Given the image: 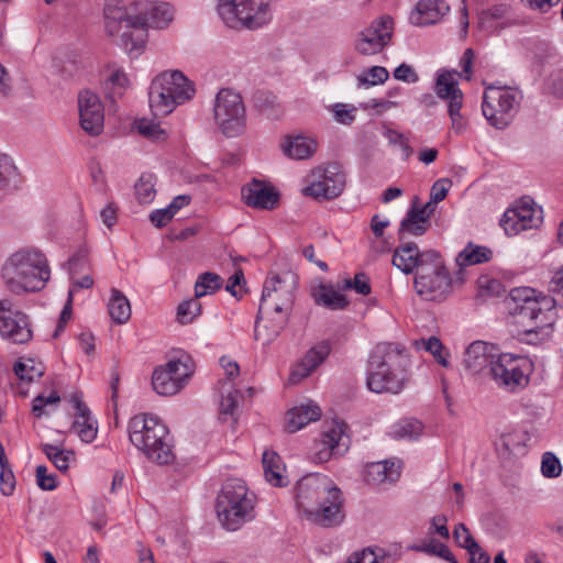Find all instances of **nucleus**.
<instances>
[{
    "label": "nucleus",
    "mask_w": 563,
    "mask_h": 563,
    "mask_svg": "<svg viewBox=\"0 0 563 563\" xmlns=\"http://www.w3.org/2000/svg\"><path fill=\"white\" fill-rule=\"evenodd\" d=\"M282 147L286 156L292 159H306L313 155L317 143L310 137L298 135L287 137Z\"/></svg>",
    "instance_id": "nucleus-34"
},
{
    "label": "nucleus",
    "mask_w": 563,
    "mask_h": 563,
    "mask_svg": "<svg viewBox=\"0 0 563 563\" xmlns=\"http://www.w3.org/2000/svg\"><path fill=\"white\" fill-rule=\"evenodd\" d=\"M192 298L180 302L177 307V320L181 324H188L201 313V303Z\"/></svg>",
    "instance_id": "nucleus-45"
},
{
    "label": "nucleus",
    "mask_w": 563,
    "mask_h": 563,
    "mask_svg": "<svg viewBox=\"0 0 563 563\" xmlns=\"http://www.w3.org/2000/svg\"><path fill=\"white\" fill-rule=\"evenodd\" d=\"M71 402L77 410L73 429L77 432L81 441L86 443L92 442L97 437L98 428L90 417L88 407L82 402L78 395L71 397Z\"/></svg>",
    "instance_id": "nucleus-28"
},
{
    "label": "nucleus",
    "mask_w": 563,
    "mask_h": 563,
    "mask_svg": "<svg viewBox=\"0 0 563 563\" xmlns=\"http://www.w3.org/2000/svg\"><path fill=\"white\" fill-rule=\"evenodd\" d=\"M13 371L22 382H33L44 374V367L41 363L33 360L19 361L14 364Z\"/></svg>",
    "instance_id": "nucleus-41"
},
{
    "label": "nucleus",
    "mask_w": 563,
    "mask_h": 563,
    "mask_svg": "<svg viewBox=\"0 0 563 563\" xmlns=\"http://www.w3.org/2000/svg\"><path fill=\"white\" fill-rule=\"evenodd\" d=\"M452 181L449 178L438 179L430 189V199L435 202H441L445 199Z\"/></svg>",
    "instance_id": "nucleus-57"
},
{
    "label": "nucleus",
    "mask_w": 563,
    "mask_h": 563,
    "mask_svg": "<svg viewBox=\"0 0 563 563\" xmlns=\"http://www.w3.org/2000/svg\"><path fill=\"white\" fill-rule=\"evenodd\" d=\"M415 549L426 554L437 555L443 560H453V553L451 552L449 547L434 539H431L427 542H422Z\"/></svg>",
    "instance_id": "nucleus-47"
},
{
    "label": "nucleus",
    "mask_w": 563,
    "mask_h": 563,
    "mask_svg": "<svg viewBox=\"0 0 563 563\" xmlns=\"http://www.w3.org/2000/svg\"><path fill=\"white\" fill-rule=\"evenodd\" d=\"M429 227L430 221H427L419 216L417 212V203H412L407 211L406 217L400 222L398 238L402 241L406 238V234L420 236L427 232Z\"/></svg>",
    "instance_id": "nucleus-35"
},
{
    "label": "nucleus",
    "mask_w": 563,
    "mask_h": 563,
    "mask_svg": "<svg viewBox=\"0 0 563 563\" xmlns=\"http://www.w3.org/2000/svg\"><path fill=\"white\" fill-rule=\"evenodd\" d=\"M297 286L298 277L290 271L266 277L255 319L256 341L268 345L287 325L295 303Z\"/></svg>",
    "instance_id": "nucleus-2"
},
{
    "label": "nucleus",
    "mask_w": 563,
    "mask_h": 563,
    "mask_svg": "<svg viewBox=\"0 0 563 563\" xmlns=\"http://www.w3.org/2000/svg\"><path fill=\"white\" fill-rule=\"evenodd\" d=\"M420 343L426 349V351L430 352L434 356L439 364H441L444 367L450 366L449 360L446 357L448 352L445 351V347L438 338L431 336L428 340L422 339Z\"/></svg>",
    "instance_id": "nucleus-46"
},
{
    "label": "nucleus",
    "mask_w": 563,
    "mask_h": 563,
    "mask_svg": "<svg viewBox=\"0 0 563 563\" xmlns=\"http://www.w3.org/2000/svg\"><path fill=\"white\" fill-rule=\"evenodd\" d=\"M188 376L186 366L180 361H169L154 371L152 386L161 396H173L186 385Z\"/></svg>",
    "instance_id": "nucleus-19"
},
{
    "label": "nucleus",
    "mask_w": 563,
    "mask_h": 563,
    "mask_svg": "<svg viewBox=\"0 0 563 563\" xmlns=\"http://www.w3.org/2000/svg\"><path fill=\"white\" fill-rule=\"evenodd\" d=\"M135 129L137 132L152 141H164L167 137V132L161 128V124L150 119H139L135 121Z\"/></svg>",
    "instance_id": "nucleus-42"
},
{
    "label": "nucleus",
    "mask_w": 563,
    "mask_h": 563,
    "mask_svg": "<svg viewBox=\"0 0 563 563\" xmlns=\"http://www.w3.org/2000/svg\"><path fill=\"white\" fill-rule=\"evenodd\" d=\"M510 313L526 335L548 336L554 323V298L530 287H517L510 291Z\"/></svg>",
    "instance_id": "nucleus-4"
},
{
    "label": "nucleus",
    "mask_w": 563,
    "mask_h": 563,
    "mask_svg": "<svg viewBox=\"0 0 563 563\" xmlns=\"http://www.w3.org/2000/svg\"><path fill=\"white\" fill-rule=\"evenodd\" d=\"M221 286L222 278L219 275L210 272L202 273L195 284V297L201 298L211 295L220 289Z\"/></svg>",
    "instance_id": "nucleus-40"
},
{
    "label": "nucleus",
    "mask_w": 563,
    "mask_h": 563,
    "mask_svg": "<svg viewBox=\"0 0 563 563\" xmlns=\"http://www.w3.org/2000/svg\"><path fill=\"white\" fill-rule=\"evenodd\" d=\"M453 538L459 547L464 548L468 551L481 550L479 544L472 537L470 530L464 523H457L453 530Z\"/></svg>",
    "instance_id": "nucleus-48"
},
{
    "label": "nucleus",
    "mask_w": 563,
    "mask_h": 563,
    "mask_svg": "<svg viewBox=\"0 0 563 563\" xmlns=\"http://www.w3.org/2000/svg\"><path fill=\"white\" fill-rule=\"evenodd\" d=\"M389 74L385 67L373 66L365 76H360L358 81L361 85L375 86L385 82Z\"/></svg>",
    "instance_id": "nucleus-51"
},
{
    "label": "nucleus",
    "mask_w": 563,
    "mask_h": 563,
    "mask_svg": "<svg viewBox=\"0 0 563 563\" xmlns=\"http://www.w3.org/2000/svg\"><path fill=\"white\" fill-rule=\"evenodd\" d=\"M108 312L112 321L117 324H124L131 318V305L124 294L117 289H111V296L108 302Z\"/></svg>",
    "instance_id": "nucleus-36"
},
{
    "label": "nucleus",
    "mask_w": 563,
    "mask_h": 563,
    "mask_svg": "<svg viewBox=\"0 0 563 563\" xmlns=\"http://www.w3.org/2000/svg\"><path fill=\"white\" fill-rule=\"evenodd\" d=\"M157 76L172 77L167 78L168 84L165 88L168 89L169 93L173 95L179 104L185 103L195 96L196 90L192 82L180 70L163 71Z\"/></svg>",
    "instance_id": "nucleus-31"
},
{
    "label": "nucleus",
    "mask_w": 563,
    "mask_h": 563,
    "mask_svg": "<svg viewBox=\"0 0 563 563\" xmlns=\"http://www.w3.org/2000/svg\"><path fill=\"white\" fill-rule=\"evenodd\" d=\"M449 10L450 7L442 0H420L410 12L409 20L417 26L435 24Z\"/></svg>",
    "instance_id": "nucleus-26"
},
{
    "label": "nucleus",
    "mask_w": 563,
    "mask_h": 563,
    "mask_svg": "<svg viewBox=\"0 0 563 563\" xmlns=\"http://www.w3.org/2000/svg\"><path fill=\"white\" fill-rule=\"evenodd\" d=\"M175 216V213L167 206L164 209H157L150 214L151 222L156 228L165 227Z\"/></svg>",
    "instance_id": "nucleus-58"
},
{
    "label": "nucleus",
    "mask_w": 563,
    "mask_h": 563,
    "mask_svg": "<svg viewBox=\"0 0 563 563\" xmlns=\"http://www.w3.org/2000/svg\"><path fill=\"white\" fill-rule=\"evenodd\" d=\"M0 335L14 344H24L33 335L29 317L9 299L0 300Z\"/></svg>",
    "instance_id": "nucleus-12"
},
{
    "label": "nucleus",
    "mask_w": 563,
    "mask_h": 563,
    "mask_svg": "<svg viewBox=\"0 0 563 563\" xmlns=\"http://www.w3.org/2000/svg\"><path fill=\"white\" fill-rule=\"evenodd\" d=\"M541 472L543 476L553 478L558 477L562 472L559 459L551 452H545L541 461Z\"/></svg>",
    "instance_id": "nucleus-50"
},
{
    "label": "nucleus",
    "mask_w": 563,
    "mask_h": 563,
    "mask_svg": "<svg viewBox=\"0 0 563 563\" xmlns=\"http://www.w3.org/2000/svg\"><path fill=\"white\" fill-rule=\"evenodd\" d=\"M1 275L10 292L23 295L44 289L51 279V268L42 251L35 247H25L7 258Z\"/></svg>",
    "instance_id": "nucleus-3"
},
{
    "label": "nucleus",
    "mask_w": 563,
    "mask_h": 563,
    "mask_svg": "<svg viewBox=\"0 0 563 563\" xmlns=\"http://www.w3.org/2000/svg\"><path fill=\"white\" fill-rule=\"evenodd\" d=\"M404 350L393 343L375 346L368 360L366 385L376 394H398L405 385V375L399 368Z\"/></svg>",
    "instance_id": "nucleus-6"
},
{
    "label": "nucleus",
    "mask_w": 563,
    "mask_h": 563,
    "mask_svg": "<svg viewBox=\"0 0 563 563\" xmlns=\"http://www.w3.org/2000/svg\"><path fill=\"white\" fill-rule=\"evenodd\" d=\"M498 354L495 344L475 341L466 347L463 364L470 373L486 377Z\"/></svg>",
    "instance_id": "nucleus-22"
},
{
    "label": "nucleus",
    "mask_w": 563,
    "mask_h": 563,
    "mask_svg": "<svg viewBox=\"0 0 563 563\" xmlns=\"http://www.w3.org/2000/svg\"><path fill=\"white\" fill-rule=\"evenodd\" d=\"M167 78L169 77L156 76L150 86V107L156 117L169 114L179 104L173 95L169 93L168 89L165 88L168 84Z\"/></svg>",
    "instance_id": "nucleus-25"
},
{
    "label": "nucleus",
    "mask_w": 563,
    "mask_h": 563,
    "mask_svg": "<svg viewBox=\"0 0 563 563\" xmlns=\"http://www.w3.org/2000/svg\"><path fill=\"white\" fill-rule=\"evenodd\" d=\"M218 13L230 27L257 29L271 20L269 0H218Z\"/></svg>",
    "instance_id": "nucleus-9"
},
{
    "label": "nucleus",
    "mask_w": 563,
    "mask_h": 563,
    "mask_svg": "<svg viewBox=\"0 0 563 563\" xmlns=\"http://www.w3.org/2000/svg\"><path fill=\"white\" fill-rule=\"evenodd\" d=\"M42 452L60 472H66L69 467V461L74 457L73 451L60 449L49 443L41 444Z\"/></svg>",
    "instance_id": "nucleus-39"
},
{
    "label": "nucleus",
    "mask_w": 563,
    "mask_h": 563,
    "mask_svg": "<svg viewBox=\"0 0 563 563\" xmlns=\"http://www.w3.org/2000/svg\"><path fill=\"white\" fill-rule=\"evenodd\" d=\"M323 501L329 503V506L320 507V504L317 505L316 509L306 515L307 519L327 528L340 525L344 519L341 490L338 488L332 492Z\"/></svg>",
    "instance_id": "nucleus-23"
},
{
    "label": "nucleus",
    "mask_w": 563,
    "mask_h": 563,
    "mask_svg": "<svg viewBox=\"0 0 563 563\" xmlns=\"http://www.w3.org/2000/svg\"><path fill=\"white\" fill-rule=\"evenodd\" d=\"M131 443L152 462L168 465L175 461L174 445L167 427L152 415L134 416L129 422Z\"/></svg>",
    "instance_id": "nucleus-5"
},
{
    "label": "nucleus",
    "mask_w": 563,
    "mask_h": 563,
    "mask_svg": "<svg viewBox=\"0 0 563 563\" xmlns=\"http://www.w3.org/2000/svg\"><path fill=\"white\" fill-rule=\"evenodd\" d=\"M321 417L320 407L309 401L291 408L287 413V430L291 433L302 429L308 423L319 420Z\"/></svg>",
    "instance_id": "nucleus-29"
},
{
    "label": "nucleus",
    "mask_w": 563,
    "mask_h": 563,
    "mask_svg": "<svg viewBox=\"0 0 563 563\" xmlns=\"http://www.w3.org/2000/svg\"><path fill=\"white\" fill-rule=\"evenodd\" d=\"M37 486L43 490H53L57 487L56 476L54 474H47V468L44 465H40L35 471Z\"/></svg>",
    "instance_id": "nucleus-54"
},
{
    "label": "nucleus",
    "mask_w": 563,
    "mask_h": 563,
    "mask_svg": "<svg viewBox=\"0 0 563 563\" xmlns=\"http://www.w3.org/2000/svg\"><path fill=\"white\" fill-rule=\"evenodd\" d=\"M549 290L563 297V266L552 276Z\"/></svg>",
    "instance_id": "nucleus-64"
},
{
    "label": "nucleus",
    "mask_w": 563,
    "mask_h": 563,
    "mask_svg": "<svg viewBox=\"0 0 563 563\" xmlns=\"http://www.w3.org/2000/svg\"><path fill=\"white\" fill-rule=\"evenodd\" d=\"M265 479L276 487L287 485L285 473V465L282 457L274 451H265L262 457Z\"/></svg>",
    "instance_id": "nucleus-33"
},
{
    "label": "nucleus",
    "mask_w": 563,
    "mask_h": 563,
    "mask_svg": "<svg viewBox=\"0 0 563 563\" xmlns=\"http://www.w3.org/2000/svg\"><path fill=\"white\" fill-rule=\"evenodd\" d=\"M336 489L338 487L325 475H306L297 484L298 507L307 515Z\"/></svg>",
    "instance_id": "nucleus-15"
},
{
    "label": "nucleus",
    "mask_w": 563,
    "mask_h": 563,
    "mask_svg": "<svg viewBox=\"0 0 563 563\" xmlns=\"http://www.w3.org/2000/svg\"><path fill=\"white\" fill-rule=\"evenodd\" d=\"M16 175V167L7 154H0V190L5 189Z\"/></svg>",
    "instance_id": "nucleus-49"
},
{
    "label": "nucleus",
    "mask_w": 563,
    "mask_h": 563,
    "mask_svg": "<svg viewBox=\"0 0 563 563\" xmlns=\"http://www.w3.org/2000/svg\"><path fill=\"white\" fill-rule=\"evenodd\" d=\"M174 12L166 2L137 1L129 8L120 0H108L104 5L106 31L115 37L126 53L137 56L147 40V29H164Z\"/></svg>",
    "instance_id": "nucleus-1"
},
{
    "label": "nucleus",
    "mask_w": 563,
    "mask_h": 563,
    "mask_svg": "<svg viewBox=\"0 0 563 563\" xmlns=\"http://www.w3.org/2000/svg\"><path fill=\"white\" fill-rule=\"evenodd\" d=\"M344 423L336 421L327 424L320 440L313 445L312 459L317 463L328 462L332 456L342 455L349 448Z\"/></svg>",
    "instance_id": "nucleus-17"
},
{
    "label": "nucleus",
    "mask_w": 563,
    "mask_h": 563,
    "mask_svg": "<svg viewBox=\"0 0 563 563\" xmlns=\"http://www.w3.org/2000/svg\"><path fill=\"white\" fill-rule=\"evenodd\" d=\"M521 449L520 435L517 433L503 434L499 440L498 450L507 454H516Z\"/></svg>",
    "instance_id": "nucleus-56"
},
{
    "label": "nucleus",
    "mask_w": 563,
    "mask_h": 563,
    "mask_svg": "<svg viewBox=\"0 0 563 563\" xmlns=\"http://www.w3.org/2000/svg\"><path fill=\"white\" fill-rule=\"evenodd\" d=\"M394 77L397 80H402V81H408V82H415L418 80L417 74L415 73L412 67L407 64L399 65L394 70Z\"/></svg>",
    "instance_id": "nucleus-62"
},
{
    "label": "nucleus",
    "mask_w": 563,
    "mask_h": 563,
    "mask_svg": "<svg viewBox=\"0 0 563 563\" xmlns=\"http://www.w3.org/2000/svg\"><path fill=\"white\" fill-rule=\"evenodd\" d=\"M422 253L416 243L408 242L397 247L393 255V265L404 272L405 274L419 271L422 264Z\"/></svg>",
    "instance_id": "nucleus-30"
},
{
    "label": "nucleus",
    "mask_w": 563,
    "mask_h": 563,
    "mask_svg": "<svg viewBox=\"0 0 563 563\" xmlns=\"http://www.w3.org/2000/svg\"><path fill=\"white\" fill-rule=\"evenodd\" d=\"M214 120L220 131L228 137L242 135L246 129V111L240 93L221 89L213 107Z\"/></svg>",
    "instance_id": "nucleus-11"
},
{
    "label": "nucleus",
    "mask_w": 563,
    "mask_h": 563,
    "mask_svg": "<svg viewBox=\"0 0 563 563\" xmlns=\"http://www.w3.org/2000/svg\"><path fill=\"white\" fill-rule=\"evenodd\" d=\"M242 282H244V275L243 272L239 269L229 278L225 289L232 296L240 298L242 296V291L236 288L241 286Z\"/></svg>",
    "instance_id": "nucleus-63"
},
{
    "label": "nucleus",
    "mask_w": 563,
    "mask_h": 563,
    "mask_svg": "<svg viewBox=\"0 0 563 563\" xmlns=\"http://www.w3.org/2000/svg\"><path fill=\"white\" fill-rule=\"evenodd\" d=\"M354 109H346L345 104L338 103L333 107L334 119L342 124H350L354 121Z\"/></svg>",
    "instance_id": "nucleus-60"
},
{
    "label": "nucleus",
    "mask_w": 563,
    "mask_h": 563,
    "mask_svg": "<svg viewBox=\"0 0 563 563\" xmlns=\"http://www.w3.org/2000/svg\"><path fill=\"white\" fill-rule=\"evenodd\" d=\"M394 32V20L383 15L363 30L355 43V48L363 55H374L389 44Z\"/></svg>",
    "instance_id": "nucleus-16"
},
{
    "label": "nucleus",
    "mask_w": 563,
    "mask_h": 563,
    "mask_svg": "<svg viewBox=\"0 0 563 563\" xmlns=\"http://www.w3.org/2000/svg\"><path fill=\"white\" fill-rule=\"evenodd\" d=\"M245 205L256 209L272 210L279 199V194L264 181L254 179L242 188Z\"/></svg>",
    "instance_id": "nucleus-24"
},
{
    "label": "nucleus",
    "mask_w": 563,
    "mask_h": 563,
    "mask_svg": "<svg viewBox=\"0 0 563 563\" xmlns=\"http://www.w3.org/2000/svg\"><path fill=\"white\" fill-rule=\"evenodd\" d=\"M80 126L89 135L96 136L103 131L104 111L98 95L84 90L78 96Z\"/></svg>",
    "instance_id": "nucleus-20"
},
{
    "label": "nucleus",
    "mask_w": 563,
    "mask_h": 563,
    "mask_svg": "<svg viewBox=\"0 0 563 563\" xmlns=\"http://www.w3.org/2000/svg\"><path fill=\"white\" fill-rule=\"evenodd\" d=\"M353 290H355L360 295H369L371 294V284L369 278L365 273H357L352 279Z\"/></svg>",
    "instance_id": "nucleus-61"
},
{
    "label": "nucleus",
    "mask_w": 563,
    "mask_h": 563,
    "mask_svg": "<svg viewBox=\"0 0 563 563\" xmlns=\"http://www.w3.org/2000/svg\"><path fill=\"white\" fill-rule=\"evenodd\" d=\"M15 488V477L10 468L9 464L1 466L0 473V490L4 496H10L13 494Z\"/></svg>",
    "instance_id": "nucleus-55"
},
{
    "label": "nucleus",
    "mask_w": 563,
    "mask_h": 563,
    "mask_svg": "<svg viewBox=\"0 0 563 563\" xmlns=\"http://www.w3.org/2000/svg\"><path fill=\"white\" fill-rule=\"evenodd\" d=\"M520 360L511 354L499 353L487 374L499 387L515 390L528 383V377L519 364Z\"/></svg>",
    "instance_id": "nucleus-18"
},
{
    "label": "nucleus",
    "mask_w": 563,
    "mask_h": 563,
    "mask_svg": "<svg viewBox=\"0 0 563 563\" xmlns=\"http://www.w3.org/2000/svg\"><path fill=\"white\" fill-rule=\"evenodd\" d=\"M422 431L421 422L417 420H402L396 423L390 431L394 439H416Z\"/></svg>",
    "instance_id": "nucleus-44"
},
{
    "label": "nucleus",
    "mask_w": 563,
    "mask_h": 563,
    "mask_svg": "<svg viewBox=\"0 0 563 563\" xmlns=\"http://www.w3.org/2000/svg\"><path fill=\"white\" fill-rule=\"evenodd\" d=\"M456 71L443 70L438 75L435 81V93L439 98L445 99L448 103V113L451 119V128L455 133H462L466 129V122L461 114L463 106V93L454 78Z\"/></svg>",
    "instance_id": "nucleus-13"
},
{
    "label": "nucleus",
    "mask_w": 563,
    "mask_h": 563,
    "mask_svg": "<svg viewBox=\"0 0 563 563\" xmlns=\"http://www.w3.org/2000/svg\"><path fill=\"white\" fill-rule=\"evenodd\" d=\"M542 210L529 198L520 199L509 208L500 219V225L507 235H517L522 231L538 228L542 222Z\"/></svg>",
    "instance_id": "nucleus-14"
},
{
    "label": "nucleus",
    "mask_w": 563,
    "mask_h": 563,
    "mask_svg": "<svg viewBox=\"0 0 563 563\" xmlns=\"http://www.w3.org/2000/svg\"><path fill=\"white\" fill-rule=\"evenodd\" d=\"M330 345L321 342L312 346L303 356L301 362L295 367L290 374V380L297 383L313 372L330 354Z\"/></svg>",
    "instance_id": "nucleus-27"
},
{
    "label": "nucleus",
    "mask_w": 563,
    "mask_h": 563,
    "mask_svg": "<svg viewBox=\"0 0 563 563\" xmlns=\"http://www.w3.org/2000/svg\"><path fill=\"white\" fill-rule=\"evenodd\" d=\"M492 256L490 249L470 242L456 256V264L460 267L477 265L490 261Z\"/></svg>",
    "instance_id": "nucleus-37"
},
{
    "label": "nucleus",
    "mask_w": 563,
    "mask_h": 563,
    "mask_svg": "<svg viewBox=\"0 0 563 563\" xmlns=\"http://www.w3.org/2000/svg\"><path fill=\"white\" fill-rule=\"evenodd\" d=\"M312 177L310 185L302 191L316 199H334L341 195L345 186V175L339 172L336 165H330L317 178L314 175Z\"/></svg>",
    "instance_id": "nucleus-21"
},
{
    "label": "nucleus",
    "mask_w": 563,
    "mask_h": 563,
    "mask_svg": "<svg viewBox=\"0 0 563 563\" xmlns=\"http://www.w3.org/2000/svg\"><path fill=\"white\" fill-rule=\"evenodd\" d=\"M521 99L522 95L517 89L489 86L483 96V114L492 126L506 129L517 114Z\"/></svg>",
    "instance_id": "nucleus-10"
},
{
    "label": "nucleus",
    "mask_w": 563,
    "mask_h": 563,
    "mask_svg": "<svg viewBox=\"0 0 563 563\" xmlns=\"http://www.w3.org/2000/svg\"><path fill=\"white\" fill-rule=\"evenodd\" d=\"M349 558L351 563H378V555L371 548L353 552Z\"/></svg>",
    "instance_id": "nucleus-59"
},
{
    "label": "nucleus",
    "mask_w": 563,
    "mask_h": 563,
    "mask_svg": "<svg viewBox=\"0 0 563 563\" xmlns=\"http://www.w3.org/2000/svg\"><path fill=\"white\" fill-rule=\"evenodd\" d=\"M155 177L152 174H143L135 184V195L140 203H151L155 197Z\"/></svg>",
    "instance_id": "nucleus-43"
},
{
    "label": "nucleus",
    "mask_w": 563,
    "mask_h": 563,
    "mask_svg": "<svg viewBox=\"0 0 563 563\" xmlns=\"http://www.w3.org/2000/svg\"><path fill=\"white\" fill-rule=\"evenodd\" d=\"M421 261L413 282L417 294L426 300H445L452 290V279L440 254L424 251Z\"/></svg>",
    "instance_id": "nucleus-8"
},
{
    "label": "nucleus",
    "mask_w": 563,
    "mask_h": 563,
    "mask_svg": "<svg viewBox=\"0 0 563 563\" xmlns=\"http://www.w3.org/2000/svg\"><path fill=\"white\" fill-rule=\"evenodd\" d=\"M316 303L331 310H342L349 301L346 297L338 292L332 286L321 285L314 294Z\"/></svg>",
    "instance_id": "nucleus-38"
},
{
    "label": "nucleus",
    "mask_w": 563,
    "mask_h": 563,
    "mask_svg": "<svg viewBox=\"0 0 563 563\" xmlns=\"http://www.w3.org/2000/svg\"><path fill=\"white\" fill-rule=\"evenodd\" d=\"M399 476V467L395 465V462L390 461L371 463L366 466L365 471V479L372 485L394 483Z\"/></svg>",
    "instance_id": "nucleus-32"
},
{
    "label": "nucleus",
    "mask_w": 563,
    "mask_h": 563,
    "mask_svg": "<svg viewBox=\"0 0 563 563\" xmlns=\"http://www.w3.org/2000/svg\"><path fill=\"white\" fill-rule=\"evenodd\" d=\"M60 400L57 391L53 390L48 396H44L43 394L37 395L33 400L32 411L36 417H42L47 412L44 410V407L49 405H56Z\"/></svg>",
    "instance_id": "nucleus-52"
},
{
    "label": "nucleus",
    "mask_w": 563,
    "mask_h": 563,
    "mask_svg": "<svg viewBox=\"0 0 563 563\" xmlns=\"http://www.w3.org/2000/svg\"><path fill=\"white\" fill-rule=\"evenodd\" d=\"M255 494L249 490L244 481L228 479L218 494L216 512L223 529L236 531L254 518Z\"/></svg>",
    "instance_id": "nucleus-7"
},
{
    "label": "nucleus",
    "mask_w": 563,
    "mask_h": 563,
    "mask_svg": "<svg viewBox=\"0 0 563 563\" xmlns=\"http://www.w3.org/2000/svg\"><path fill=\"white\" fill-rule=\"evenodd\" d=\"M241 397V393L234 389L232 386L229 387L227 394L222 396L220 402V413L221 415H233L236 407L239 398Z\"/></svg>",
    "instance_id": "nucleus-53"
}]
</instances>
